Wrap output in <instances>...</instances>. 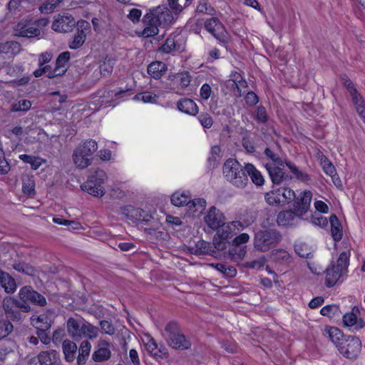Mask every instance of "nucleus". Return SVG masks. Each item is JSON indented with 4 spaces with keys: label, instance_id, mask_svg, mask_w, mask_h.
Listing matches in <instances>:
<instances>
[{
    "label": "nucleus",
    "instance_id": "f257e3e1",
    "mask_svg": "<svg viewBox=\"0 0 365 365\" xmlns=\"http://www.w3.org/2000/svg\"><path fill=\"white\" fill-rule=\"evenodd\" d=\"M173 15L165 6H158L150 9L143 19L144 29L139 36L144 38L154 36L159 33V26H165L172 22Z\"/></svg>",
    "mask_w": 365,
    "mask_h": 365
},
{
    "label": "nucleus",
    "instance_id": "2eb2a0df",
    "mask_svg": "<svg viewBox=\"0 0 365 365\" xmlns=\"http://www.w3.org/2000/svg\"><path fill=\"white\" fill-rule=\"evenodd\" d=\"M19 295L20 298L19 302H24L26 304L29 302L41 307L46 304V298L34 290L31 287L26 286L22 287L19 291Z\"/></svg>",
    "mask_w": 365,
    "mask_h": 365
},
{
    "label": "nucleus",
    "instance_id": "9d476101",
    "mask_svg": "<svg viewBox=\"0 0 365 365\" xmlns=\"http://www.w3.org/2000/svg\"><path fill=\"white\" fill-rule=\"evenodd\" d=\"M337 349L344 357L354 359L361 353V341L357 336H347L339 344H337Z\"/></svg>",
    "mask_w": 365,
    "mask_h": 365
},
{
    "label": "nucleus",
    "instance_id": "0e129e2a",
    "mask_svg": "<svg viewBox=\"0 0 365 365\" xmlns=\"http://www.w3.org/2000/svg\"><path fill=\"white\" fill-rule=\"evenodd\" d=\"M177 78L179 80L180 84L182 88L187 87L192 81V76L188 72H183L180 73Z\"/></svg>",
    "mask_w": 365,
    "mask_h": 365
},
{
    "label": "nucleus",
    "instance_id": "5701e85b",
    "mask_svg": "<svg viewBox=\"0 0 365 365\" xmlns=\"http://www.w3.org/2000/svg\"><path fill=\"white\" fill-rule=\"evenodd\" d=\"M70 59V52L64 51L61 53L56 61V67L53 71L48 73V78H52L56 76L63 75L67 71V64Z\"/></svg>",
    "mask_w": 365,
    "mask_h": 365
},
{
    "label": "nucleus",
    "instance_id": "dca6fc26",
    "mask_svg": "<svg viewBox=\"0 0 365 365\" xmlns=\"http://www.w3.org/2000/svg\"><path fill=\"white\" fill-rule=\"evenodd\" d=\"M110 346L111 344L109 341L104 339L98 340L92 354V359L95 362L108 361L112 355Z\"/></svg>",
    "mask_w": 365,
    "mask_h": 365
},
{
    "label": "nucleus",
    "instance_id": "bb28decb",
    "mask_svg": "<svg viewBox=\"0 0 365 365\" xmlns=\"http://www.w3.org/2000/svg\"><path fill=\"white\" fill-rule=\"evenodd\" d=\"M190 252L195 255H209L213 256L216 253L210 243L204 240L197 241L194 247H190Z\"/></svg>",
    "mask_w": 365,
    "mask_h": 365
},
{
    "label": "nucleus",
    "instance_id": "f03ea898",
    "mask_svg": "<svg viewBox=\"0 0 365 365\" xmlns=\"http://www.w3.org/2000/svg\"><path fill=\"white\" fill-rule=\"evenodd\" d=\"M222 173L226 180L237 189L243 190L250 185L245 165L242 166L236 159H227L223 165Z\"/></svg>",
    "mask_w": 365,
    "mask_h": 365
},
{
    "label": "nucleus",
    "instance_id": "c03bdc74",
    "mask_svg": "<svg viewBox=\"0 0 365 365\" xmlns=\"http://www.w3.org/2000/svg\"><path fill=\"white\" fill-rule=\"evenodd\" d=\"M287 166L290 169L292 173L294 175L295 178L302 182H307L310 180L309 175L299 170L293 163L291 162H286Z\"/></svg>",
    "mask_w": 365,
    "mask_h": 365
},
{
    "label": "nucleus",
    "instance_id": "3c124183",
    "mask_svg": "<svg viewBox=\"0 0 365 365\" xmlns=\"http://www.w3.org/2000/svg\"><path fill=\"white\" fill-rule=\"evenodd\" d=\"M273 258L275 261L280 263H289L290 262L291 257L286 250H279L273 253Z\"/></svg>",
    "mask_w": 365,
    "mask_h": 365
},
{
    "label": "nucleus",
    "instance_id": "58836bf2",
    "mask_svg": "<svg viewBox=\"0 0 365 365\" xmlns=\"http://www.w3.org/2000/svg\"><path fill=\"white\" fill-rule=\"evenodd\" d=\"M350 255L349 250L342 252L336 261V264H334L333 266L342 273L345 272L349 266Z\"/></svg>",
    "mask_w": 365,
    "mask_h": 365
},
{
    "label": "nucleus",
    "instance_id": "79ce46f5",
    "mask_svg": "<svg viewBox=\"0 0 365 365\" xmlns=\"http://www.w3.org/2000/svg\"><path fill=\"white\" fill-rule=\"evenodd\" d=\"M327 333L329 335V337L331 340V341L335 344L337 347V344L341 342V340L345 337L343 333L336 327H330L327 330Z\"/></svg>",
    "mask_w": 365,
    "mask_h": 365
},
{
    "label": "nucleus",
    "instance_id": "69168bd1",
    "mask_svg": "<svg viewBox=\"0 0 365 365\" xmlns=\"http://www.w3.org/2000/svg\"><path fill=\"white\" fill-rule=\"evenodd\" d=\"M227 240H223L220 237V235H219V233L217 232L213 238V245H214V250L216 249L217 250H222L225 249V243Z\"/></svg>",
    "mask_w": 365,
    "mask_h": 365
},
{
    "label": "nucleus",
    "instance_id": "864d4df0",
    "mask_svg": "<svg viewBox=\"0 0 365 365\" xmlns=\"http://www.w3.org/2000/svg\"><path fill=\"white\" fill-rule=\"evenodd\" d=\"M206 201L203 198H197L191 200L190 199L189 207H194V212H202L206 206Z\"/></svg>",
    "mask_w": 365,
    "mask_h": 365
},
{
    "label": "nucleus",
    "instance_id": "a878e982",
    "mask_svg": "<svg viewBox=\"0 0 365 365\" xmlns=\"http://www.w3.org/2000/svg\"><path fill=\"white\" fill-rule=\"evenodd\" d=\"M247 175H248L253 184L257 187H261L264 184L265 180L262 173L252 163H245Z\"/></svg>",
    "mask_w": 365,
    "mask_h": 365
},
{
    "label": "nucleus",
    "instance_id": "e2e57ef3",
    "mask_svg": "<svg viewBox=\"0 0 365 365\" xmlns=\"http://www.w3.org/2000/svg\"><path fill=\"white\" fill-rule=\"evenodd\" d=\"M265 257H260L259 258L246 262V267L250 269H261L265 264Z\"/></svg>",
    "mask_w": 365,
    "mask_h": 365
},
{
    "label": "nucleus",
    "instance_id": "cd10ccee",
    "mask_svg": "<svg viewBox=\"0 0 365 365\" xmlns=\"http://www.w3.org/2000/svg\"><path fill=\"white\" fill-rule=\"evenodd\" d=\"M178 108L185 113L195 115L198 113V107L195 102L190 98H183L177 103Z\"/></svg>",
    "mask_w": 365,
    "mask_h": 365
},
{
    "label": "nucleus",
    "instance_id": "ddd939ff",
    "mask_svg": "<svg viewBox=\"0 0 365 365\" xmlns=\"http://www.w3.org/2000/svg\"><path fill=\"white\" fill-rule=\"evenodd\" d=\"M225 220V215L215 206L210 207L204 216L205 225L213 231L218 230L223 226Z\"/></svg>",
    "mask_w": 365,
    "mask_h": 365
},
{
    "label": "nucleus",
    "instance_id": "412c9836",
    "mask_svg": "<svg viewBox=\"0 0 365 365\" xmlns=\"http://www.w3.org/2000/svg\"><path fill=\"white\" fill-rule=\"evenodd\" d=\"M312 198V193L310 191H304L301 192L299 197H295V201L294 202V209L295 212H298V215L302 217L309 210L310 207V203Z\"/></svg>",
    "mask_w": 365,
    "mask_h": 365
},
{
    "label": "nucleus",
    "instance_id": "72a5a7b5",
    "mask_svg": "<svg viewBox=\"0 0 365 365\" xmlns=\"http://www.w3.org/2000/svg\"><path fill=\"white\" fill-rule=\"evenodd\" d=\"M91 349V344L87 341H83L78 349V356L77 357V362L78 365L84 364L90 354Z\"/></svg>",
    "mask_w": 365,
    "mask_h": 365
},
{
    "label": "nucleus",
    "instance_id": "b1692460",
    "mask_svg": "<svg viewBox=\"0 0 365 365\" xmlns=\"http://www.w3.org/2000/svg\"><path fill=\"white\" fill-rule=\"evenodd\" d=\"M21 49V45L16 41H6L0 44V58H13Z\"/></svg>",
    "mask_w": 365,
    "mask_h": 365
},
{
    "label": "nucleus",
    "instance_id": "f8f14e48",
    "mask_svg": "<svg viewBox=\"0 0 365 365\" xmlns=\"http://www.w3.org/2000/svg\"><path fill=\"white\" fill-rule=\"evenodd\" d=\"M205 28L220 42L224 44L229 42L230 35L226 31L225 26L217 18L212 17L210 19H207L205 22Z\"/></svg>",
    "mask_w": 365,
    "mask_h": 365
},
{
    "label": "nucleus",
    "instance_id": "39448f33",
    "mask_svg": "<svg viewBox=\"0 0 365 365\" xmlns=\"http://www.w3.org/2000/svg\"><path fill=\"white\" fill-rule=\"evenodd\" d=\"M66 327L68 335L75 340H79L83 337L93 339L98 335L97 327L81 319L69 318Z\"/></svg>",
    "mask_w": 365,
    "mask_h": 365
},
{
    "label": "nucleus",
    "instance_id": "1a4fd4ad",
    "mask_svg": "<svg viewBox=\"0 0 365 365\" xmlns=\"http://www.w3.org/2000/svg\"><path fill=\"white\" fill-rule=\"evenodd\" d=\"M3 307L6 317L14 322H21L26 317V313L31 312V307L24 302L17 299H4Z\"/></svg>",
    "mask_w": 365,
    "mask_h": 365
},
{
    "label": "nucleus",
    "instance_id": "aec40b11",
    "mask_svg": "<svg viewBox=\"0 0 365 365\" xmlns=\"http://www.w3.org/2000/svg\"><path fill=\"white\" fill-rule=\"evenodd\" d=\"M147 351L155 359H166L168 356L167 348L163 344H158L153 338H150L145 344Z\"/></svg>",
    "mask_w": 365,
    "mask_h": 365
},
{
    "label": "nucleus",
    "instance_id": "7ed1b4c3",
    "mask_svg": "<svg viewBox=\"0 0 365 365\" xmlns=\"http://www.w3.org/2000/svg\"><path fill=\"white\" fill-rule=\"evenodd\" d=\"M162 336L167 344L173 349L187 350L191 347L190 338L182 333L180 325L175 322H170L165 325Z\"/></svg>",
    "mask_w": 365,
    "mask_h": 365
},
{
    "label": "nucleus",
    "instance_id": "13d9d810",
    "mask_svg": "<svg viewBox=\"0 0 365 365\" xmlns=\"http://www.w3.org/2000/svg\"><path fill=\"white\" fill-rule=\"evenodd\" d=\"M295 252L301 257L309 258L311 252L307 246L302 243H298L294 245Z\"/></svg>",
    "mask_w": 365,
    "mask_h": 365
},
{
    "label": "nucleus",
    "instance_id": "bf43d9fd",
    "mask_svg": "<svg viewBox=\"0 0 365 365\" xmlns=\"http://www.w3.org/2000/svg\"><path fill=\"white\" fill-rule=\"evenodd\" d=\"M198 120L200 124L205 128H210L212 125L213 120L212 118L207 113H202L198 116Z\"/></svg>",
    "mask_w": 365,
    "mask_h": 365
},
{
    "label": "nucleus",
    "instance_id": "4468645a",
    "mask_svg": "<svg viewBox=\"0 0 365 365\" xmlns=\"http://www.w3.org/2000/svg\"><path fill=\"white\" fill-rule=\"evenodd\" d=\"M15 35L21 37L34 38L40 36L41 30L35 26L29 19H23L14 28Z\"/></svg>",
    "mask_w": 365,
    "mask_h": 365
},
{
    "label": "nucleus",
    "instance_id": "5fc2aeb1",
    "mask_svg": "<svg viewBox=\"0 0 365 365\" xmlns=\"http://www.w3.org/2000/svg\"><path fill=\"white\" fill-rule=\"evenodd\" d=\"M197 11L210 15H214L215 13V9L207 4V0L200 1L199 4L197 6Z\"/></svg>",
    "mask_w": 365,
    "mask_h": 365
},
{
    "label": "nucleus",
    "instance_id": "de8ad7c7",
    "mask_svg": "<svg viewBox=\"0 0 365 365\" xmlns=\"http://www.w3.org/2000/svg\"><path fill=\"white\" fill-rule=\"evenodd\" d=\"M320 164L322 167L324 172L328 175H330L336 171L334 165L324 155H322V158L320 159Z\"/></svg>",
    "mask_w": 365,
    "mask_h": 365
},
{
    "label": "nucleus",
    "instance_id": "20e7f679",
    "mask_svg": "<svg viewBox=\"0 0 365 365\" xmlns=\"http://www.w3.org/2000/svg\"><path fill=\"white\" fill-rule=\"evenodd\" d=\"M97 149L98 144L92 139L78 144L72 155L73 162L76 168L85 169L91 165L93 160V154Z\"/></svg>",
    "mask_w": 365,
    "mask_h": 365
},
{
    "label": "nucleus",
    "instance_id": "4c0bfd02",
    "mask_svg": "<svg viewBox=\"0 0 365 365\" xmlns=\"http://www.w3.org/2000/svg\"><path fill=\"white\" fill-rule=\"evenodd\" d=\"M190 196L185 192H175L171 196V202L176 207L189 205Z\"/></svg>",
    "mask_w": 365,
    "mask_h": 365
},
{
    "label": "nucleus",
    "instance_id": "a18cd8bd",
    "mask_svg": "<svg viewBox=\"0 0 365 365\" xmlns=\"http://www.w3.org/2000/svg\"><path fill=\"white\" fill-rule=\"evenodd\" d=\"M86 38V35L82 32H76L73 38V40L69 43V47L71 49H76L80 48Z\"/></svg>",
    "mask_w": 365,
    "mask_h": 365
},
{
    "label": "nucleus",
    "instance_id": "ea45409f",
    "mask_svg": "<svg viewBox=\"0 0 365 365\" xmlns=\"http://www.w3.org/2000/svg\"><path fill=\"white\" fill-rule=\"evenodd\" d=\"M139 208L135 207L130 205H123L120 207V213L124 215L127 219L135 222Z\"/></svg>",
    "mask_w": 365,
    "mask_h": 365
},
{
    "label": "nucleus",
    "instance_id": "c85d7f7f",
    "mask_svg": "<svg viewBox=\"0 0 365 365\" xmlns=\"http://www.w3.org/2000/svg\"><path fill=\"white\" fill-rule=\"evenodd\" d=\"M167 71V66L162 61H154L148 66V73L155 79L160 78Z\"/></svg>",
    "mask_w": 365,
    "mask_h": 365
},
{
    "label": "nucleus",
    "instance_id": "338daca9",
    "mask_svg": "<svg viewBox=\"0 0 365 365\" xmlns=\"http://www.w3.org/2000/svg\"><path fill=\"white\" fill-rule=\"evenodd\" d=\"M100 325L103 332L109 335L114 334L115 329L110 322L106 320L101 321Z\"/></svg>",
    "mask_w": 365,
    "mask_h": 365
},
{
    "label": "nucleus",
    "instance_id": "0eeeda50",
    "mask_svg": "<svg viewBox=\"0 0 365 365\" xmlns=\"http://www.w3.org/2000/svg\"><path fill=\"white\" fill-rule=\"evenodd\" d=\"M294 190L287 187H274L266 192L265 201L271 206H284L295 200Z\"/></svg>",
    "mask_w": 365,
    "mask_h": 365
},
{
    "label": "nucleus",
    "instance_id": "052dcab7",
    "mask_svg": "<svg viewBox=\"0 0 365 365\" xmlns=\"http://www.w3.org/2000/svg\"><path fill=\"white\" fill-rule=\"evenodd\" d=\"M10 170V165L5 158L3 149L0 148V173L6 174Z\"/></svg>",
    "mask_w": 365,
    "mask_h": 365
},
{
    "label": "nucleus",
    "instance_id": "2f4dec72",
    "mask_svg": "<svg viewBox=\"0 0 365 365\" xmlns=\"http://www.w3.org/2000/svg\"><path fill=\"white\" fill-rule=\"evenodd\" d=\"M343 323L346 327H354V329L356 331L365 327V322L362 319L358 320L357 317L353 312L344 315Z\"/></svg>",
    "mask_w": 365,
    "mask_h": 365
},
{
    "label": "nucleus",
    "instance_id": "8fccbe9b",
    "mask_svg": "<svg viewBox=\"0 0 365 365\" xmlns=\"http://www.w3.org/2000/svg\"><path fill=\"white\" fill-rule=\"evenodd\" d=\"M13 267L16 271L27 275H33L34 274V269L24 262H16L13 264Z\"/></svg>",
    "mask_w": 365,
    "mask_h": 365
},
{
    "label": "nucleus",
    "instance_id": "4d7b16f0",
    "mask_svg": "<svg viewBox=\"0 0 365 365\" xmlns=\"http://www.w3.org/2000/svg\"><path fill=\"white\" fill-rule=\"evenodd\" d=\"M49 329L46 328H36V335L38 341H41L42 344L48 345L51 343V337L46 332Z\"/></svg>",
    "mask_w": 365,
    "mask_h": 365
},
{
    "label": "nucleus",
    "instance_id": "473e14b6",
    "mask_svg": "<svg viewBox=\"0 0 365 365\" xmlns=\"http://www.w3.org/2000/svg\"><path fill=\"white\" fill-rule=\"evenodd\" d=\"M342 274L343 273L336 269L334 266L327 268L325 277L326 285L329 287H333Z\"/></svg>",
    "mask_w": 365,
    "mask_h": 365
},
{
    "label": "nucleus",
    "instance_id": "a19ab883",
    "mask_svg": "<svg viewBox=\"0 0 365 365\" xmlns=\"http://www.w3.org/2000/svg\"><path fill=\"white\" fill-rule=\"evenodd\" d=\"M246 247H235L229 250V255L232 261L238 262L242 260L246 255Z\"/></svg>",
    "mask_w": 365,
    "mask_h": 365
},
{
    "label": "nucleus",
    "instance_id": "49530a36",
    "mask_svg": "<svg viewBox=\"0 0 365 365\" xmlns=\"http://www.w3.org/2000/svg\"><path fill=\"white\" fill-rule=\"evenodd\" d=\"M134 98L138 101H142L144 103H155L158 96L152 92H143L135 96Z\"/></svg>",
    "mask_w": 365,
    "mask_h": 365
},
{
    "label": "nucleus",
    "instance_id": "c756f323",
    "mask_svg": "<svg viewBox=\"0 0 365 365\" xmlns=\"http://www.w3.org/2000/svg\"><path fill=\"white\" fill-rule=\"evenodd\" d=\"M62 349L66 361H73L78 349L76 344L71 340H65L63 342Z\"/></svg>",
    "mask_w": 365,
    "mask_h": 365
},
{
    "label": "nucleus",
    "instance_id": "393cba45",
    "mask_svg": "<svg viewBox=\"0 0 365 365\" xmlns=\"http://www.w3.org/2000/svg\"><path fill=\"white\" fill-rule=\"evenodd\" d=\"M40 365H58L60 356L55 350L41 351L37 356Z\"/></svg>",
    "mask_w": 365,
    "mask_h": 365
},
{
    "label": "nucleus",
    "instance_id": "09e8293b",
    "mask_svg": "<svg viewBox=\"0 0 365 365\" xmlns=\"http://www.w3.org/2000/svg\"><path fill=\"white\" fill-rule=\"evenodd\" d=\"M230 78L229 81H232V87H234V86L236 87V88L237 90V93H236V95L240 96L241 93H240V89H239V86H242V85H243L245 83V81H242V76L238 72L233 71L230 74Z\"/></svg>",
    "mask_w": 365,
    "mask_h": 365
},
{
    "label": "nucleus",
    "instance_id": "423d86ee",
    "mask_svg": "<svg viewBox=\"0 0 365 365\" xmlns=\"http://www.w3.org/2000/svg\"><path fill=\"white\" fill-rule=\"evenodd\" d=\"M107 180L105 171L96 169L88 178V180L81 185L83 190L95 197H102L105 194L103 184Z\"/></svg>",
    "mask_w": 365,
    "mask_h": 365
},
{
    "label": "nucleus",
    "instance_id": "680f3d73",
    "mask_svg": "<svg viewBox=\"0 0 365 365\" xmlns=\"http://www.w3.org/2000/svg\"><path fill=\"white\" fill-rule=\"evenodd\" d=\"M267 157L272 160L273 164L278 165H284V161L278 155L275 154L270 148H267L264 150Z\"/></svg>",
    "mask_w": 365,
    "mask_h": 365
},
{
    "label": "nucleus",
    "instance_id": "f704fd0d",
    "mask_svg": "<svg viewBox=\"0 0 365 365\" xmlns=\"http://www.w3.org/2000/svg\"><path fill=\"white\" fill-rule=\"evenodd\" d=\"M0 284L7 293H13L16 289V284L14 279L6 272L1 277Z\"/></svg>",
    "mask_w": 365,
    "mask_h": 365
},
{
    "label": "nucleus",
    "instance_id": "37998d69",
    "mask_svg": "<svg viewBox=\"0 0 365 365\" xmlns=\"http://www.w3.org/2000/svg\"><path fill=\"white\" fill-rule=\"evenodd\" d=\"M114 61L111 58H106L99 66L100 73L102 76L107 77L113 72Z\"/></svg>",
    "mask_w": 365,
    "mask_h": 365
},
{
    "label": "nucleus",
    "instance_id": "7c9ffc66",
    "mask_svg": "<svg viewBox=\"0 0 365 365\" xmlns=\"http://www.w3.org/2000/svg\"><path fill=\"white\" fill-rule=\"evenodd\" d=\"M331 224V236L335 242H339L343 236V231L341 222L336 215H331L329 218Z\"/></svg>",
    "mask_w": 365,
    "mask_h": 365
},
{
    "label": "nucleus",
    "instance_id": "c9c22d12",
    "mask_svg": "<svg viewBox=\"0 0 365 365\" xmlns=\"http://www.w3.org/2000/svg\"><path fill=\"white\" fill-rule=\"evenodd\" d=\"M22 191L28 196H33L35 194V182L34 178L25 175L22 178Z\"/></svg>",
    "mask_w": 365,
    "mask_h": 365
},
{
    "label": "nucleus",
    "instance_id": "f3484780",
    "mask_svg": "<svg viewBox=\"0 0 365 365\" xmlns=\"http://www.w3.org/2000/svg\"><path fill=\"white\" fill-rule=\"evenodd\" d=\"M75 24L76 21L71 15L59 14L52 24V29L57 32L66 33L71 31Z\"/></svg>",
    "mask_w": 365,
    "mask_h": 365
},
{
    "label": "nucleus",
    "instance_id": "6e6d98bb",
    "mask_svg": "<svg viewBox=\"0 0 365 365\" xmlns=\"http://www.w3.org/2000/svg\"><path fill=\"white\" fill-rule=\"evenodd\" d=\"M31 103L28 100H21L18 103L12 105L11 110L14 112L17 111H27L30 109Z\"/></svg>",
    "mask_w": 365,
    "mask_h": 365
},
{
    "label": "nucleus",
    "instance_id": "e433bc0d",
    "mask_svg": "<svg viewBox=\"0 0 365 365\" xmlns=\"http://www.w3.org/2000/svg\"><path fill=\"white\" fill-rule=\"evenodd\" d=\"M31 323L33 326H36V328L50 329L51 327V319L46 314L31 317Z\"/></svg>",
    "mask_w": 365,
    "mask_h": 365
},
{
    "label": "nucleus",
    "instance_id": "603ef678",
    "mask_svg": "<svg viewBox=\"0 0 365 365\" xmlns=\"http://www.w3.org/2000/svg\"><path fill=\"white\" fill-rule=\"evenodd\" d=\"M13 325L9 321L0 322V340L6 338L13 330Z\"/></svg>",
    "mask_w": 365,
    "mask_h": 365
},
{
    "label": "nucleus",
    "instance_id": "9b49d317",
    "mask_svg": "<svg viewBox=\"0 0 365 365\" xmlns=\"http://www.w3.org/2000/svg\"><path fill=\"white\" fill-rule=\"evenodd\" d=\"M341 81L352 98L356 112L365 123V101L364 98L347 76H342Z\"/></svg>",
    "mask_w": 365,
    "mask_h": 365
},
{
    "label": "nucleus",
    "instance_id": "6ab92c4d",
    "mask_svg": "<svg viewBox=\"0 0 365 365\" xmlns=\"http://www.w3.org/2000/svg\"><path fill=\"white\" fill-rule=\"evenodd\" d=\"M244 227L245 226L240 221H232L227 223L225 222L224 225L220 227V230H218L217 232L222 239L228 240L234 235L242 230Z\"/></svg>",
    "mask_w": 365,
    "mask_h": 365
},
{
    "label": "nucleus",
    "instance_id": "6e6552de",
    "mask_svg": "<svg viewBox=\"0 0 365 365\" xmlns=\"http://www.w3.org/2000/svg\"><path fill=\"white\" fill-rule=\"evenodd\" d=\"M280 240L281 235L276 230H259L255 235L254 246L259 251L267 252Z\"/></svg>",
    "mask_w": 365,
    "mask_h": 365
},
{
    "label": "nucleus",
    "instance_id": "4be33fe9",
    "mask_svg": "<svg viewBox=\"0 0 365 365\" xmlns=\"http://www.w3.org/2000/svg\"><path fill=\"white\" fill-rule=\"evenodd\" d=\"M284 165L267 163L265 168L274 185H279L287 180L288 175L283 170Z\"/></svg>",
    "mask_w": 365,
    "mask_h": 365
},
{
    "label": "nucleus",
    "instance_id": "a211bd4d",
    "mask_svg": "<svg viewBox=\"0 0 365 365\" xmlns=\"http://www.w3.org/2000/svg\"><path fill=\"white\" fill-rule=\"evenodd\" d=\"M302 216L292 210L281 211L277 216V223L280 227H292L297 225Z\"/></svg>",
    "mask_w": 365,
    "mask_h": 365
},
{
    "label": "nucleus",
    "instance_id": "774afa93",
    "mask_svg": "<svg viewBox=\"0 0 365 365\" xmlns=\"http://www.w3.org/2000/svg\"><path fill=\"white\" fill-rule=\"evenodd\" d=\"M142 16V11L138 9H132L130 10L129 14H128V18L133 23H138L140 21V18Z\"/></svg>",
    "mask_w": 365,
    "mask_h": 365
}]
</instances>
